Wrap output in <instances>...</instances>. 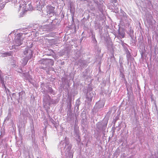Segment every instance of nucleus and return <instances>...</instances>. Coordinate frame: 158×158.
Wrapping results in <instances>:
<instances>
[{
	"instance_id": "4",
	"label": "nucleus",
	"mask_w": 158,
	"mask_h": 158,
	"mask_svg": "<svg viewBox=\"0 0 158 158\" xmlns=\"http://www.w3.org/2000/svg\"><path fill=\"white\" fill-rule=\"evenodd\" d=\"M21 43L20 42V43L18 44V45H17V46H19L21 44Z\"/></svg>"
},
{
	"instance_id": "7",
	"label": "nucleus",
	"mask_w": 158,
	"mask_h": 158,
	"mask_svg": "<svg viewBox=\"0 0 158 158\" xmlns=\"http://www.w3.org/2000/svg\"><path fill=\"white\" fill-rule=\"evenodd\" d=\"M124 37V35H123V37Z\"/></svg>"
},
{
	"instance_id": "5",
	"label": "nucleus",
	"mask_w": 158,
	"mask_h": 158,
	"mask_svg": "<svg viewBox=\"0 0 158 158\" xmlns=\"http://www.w3.org/2000/svg\"><path fill=\"white\" fill-rule=\"evenodd\" d=\"M28 52L27 51H25L24 52V53L25 54V53H27Z\"/></svg>"
},
{
	"instance_id": "6",
	"label": "nucleus",
	"mask_w": 158,
	"mask_h": 158,
	"mask_svg": "<svg viewBox=\"0 0 158 158\" xmlns=\"http://www.w3.org/2000/svg\"><path fill=\"white\" fill-rule=\"evenodd\" d=\"M20 42V40H16V42Z\"/></svg>"
},
{
	"instance_id": "2",
	"label": "nucleus",
	"mask_w": 158,
	"mask_h": 158,
	"mask_svg": "<svg viewBox=\"0 0 158 158\" xmlns=\"http://www.w3.org/2000/svg\"><path fill=\"white\" fill-rule=\"evenodd\" d=\"M12 54V52H5L2 54V56L3 57H6L7 56H9L11 55Z\"/></svg>"
},
{
	"instance_id": "1",
	"label": "nucleus",
	"mask_w": 158,
	"mask_h": 158,
	"mask_svg": "<svg viewBox=\"0 0 158 158\" xmlns=\"http://www.w3.org/2000/svg\"><path fill=\"white\" fill-rule=\"evenodd\" d=\"M47 12L49 15H53L54 13L55 7L52 6L51 5H47L46 6Z\"/></svg>"
},
{
	"instance_id": "3",
	"label": "nucleus",
	"mask_w": 158,
	"mask_h": 158,
	"mask_svg": "<svg viewBox=\"0 0 158 158\" xmlns=\"http://www.w3.org/2000/svg\"><path fill=\"white\" fill-rule=\"evenodd\" d=\"M27 61H28V59H27L26 61V63H25V64H24V65H25L27 64Z\"/></svg>"
}]
</instances>
